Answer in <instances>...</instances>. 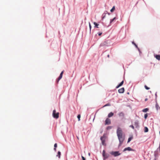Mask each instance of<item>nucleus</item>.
<instances>
[{"instance_id":"nucleus-34","label":"nucleus","mask_w":160,"mask_h":160,"mask_svg":"<svg viewBox=\"0 0 160 160\" xmlns=\"http://www.w3.org/2000/svg\"><path fill=\"white\" fill-rule=\"evenodd\" d=\"M107 57L108 58H109V55H108V56H107Z\"/></svg>"},{"instance_id":"nucleus-35","label":"nucleus","mask_w":160,"mask_h":160,"mask_svg":"<svg viewBox=\"0 0 160 160\" xmlns=\"http://www.w3.org/2000/svg\"><path fill=\"white\" fill-rule=\"evenodd\" d=\"M101 45V46H103V44H101V45Z\"/></svg>"},{"instance_id":"nucleus-10","label":"nucleus","mask_w":160,"mask_h":160,"mask_svg":"<svg viewBox=\"0 0 160 160\" xmlns=\"http://www.w3.org/2000/svg\"><path fill=\"white\" fill-rule=\"evenodd\" d=\"M127 150L133 151V150L130 147H128L125 148L123 150L124 151H126Z\"/></svg>"},{"instance_id":"nucleus-11","label":"nucleus","mask_w":160,"mask_h":160,"mask_svg":"<svg viewBox=\"0 0 160 160\" xmlns=\"http://www.w3.org/2000/svg\"><path fill=\"white\" fill-rule=\"evenodd\" d=\"M123 82H124V81H122L116 87V88H119L121 86H122L123 84Z\"/></svg>"},{"instance_id":"nucleus-28","label":"nucleus","mask_w":160,"mask_h":160,"mask_svg":"<svg viewBox=\"0 0 160 160\" xmlns=\"http://www.w3.org/2000/svg\"><path fill=\"white\" fill-rule=\"evenodd\" d=\"M102 32H99V33H98V35L99 36H101L102 35Z\"/></svg>"},{"instance_id":"nucleus-15","label":"nucleus","mask_w":160,"mask_h":160,"mask_svg":"<svg viewBox=\"0 0 160 160\" xmlns=\"http://www.w3.org/2000/svg\"><path fill=\"white\" fill-rule=\"evenodd\" d=\"M148 108H146L145 109H144L142 110V112H146L147 111H148Z\"/></svg>"},{"instance_id":"nucleus-1","label":"nucleus","mask_w":160,"mask_h":160,"mask_svg":"<svg viewBox=\"0 0 160 160\" xmlns=\"http://www.w3.org/2000/svg\"><path fill=\"white\" fill-rule=\"evenodd\" d=\"M117 134L119 140V146H120L124 140V136L122 133V131L120 128H118L117 131Z\"/></svg>"},{"instance_id":"nucleus-2","label":"nucleus","mask_w":160,"mask_h":160,"mask_svg":"<svg viewBox=\"0 0 160 160\" xmlns=\"http://www.w3.org/2000/svg\"><path fill=\"white\" fill-rule=\"evenodd\" d=\"M59 113L58 112H56L55 110H54L52 112V116L53 117L55 118L58 119L59 118Z\"/></svg>"},{"instance_id":"nucleus-24","label":"nucleus","mask_w":160,"mask_h":160,"mask_svg":"<svg viewBox=\"0 0 160 160\" xmlns=\"http://www.w3.org/2000/svg\"><path fill=\"white\" fill-rule=\"evenodd\" d=\"M132 44L134 45L137 48L138 47L137 45L134 42H132Z\"/></svg>"},{"instance_id":"nucleus-12","label":"nucleus","mask_w":160,"mask_h":160,"mask_svg":"<svg viewBox=\"0 0 160 160\" xmlns=\"http://www.w3.org/2000/svg\"><path fill=\"white\" fill-rule=\"evenodd\" d=\"M118 115L119 117H123L124 116V114L123 112H121L118 114Z\"/></svg>"},{"instance_id":"nucleus-30","label":"nucleus","mask_w":160,"mask_h":160,"mask_svg":"<svg viewBox=\"0 0 160 160\" xmlns=\"http://www.w3.org/2000/svg\"><path fill=\"white\" fill-rule=\"evenodd\" d=\"M82 160H85V158L83 156H82Z\"/></svg>"},{"instance_id":"nucleus-32","label":"nucleus","mask_w":160,"mask_h":160,"mask_svg":"<svg viewBox=\"0 0 160 160\" xmlns=\"http://www.w3.org/2000/svg\"><path fill=\"white\" fill-rule=\"evenodd\" d=\"M135 124L136 125H137L138 124V122H135Z\"/></svg>"},{"instance_id":"nucleus-6","label":"nucleus","mask_w":160,"mask_h":160,"mask_svg":"<svg viewBox=\"0 0 160 160\" xmlns=\"http://www.w3.org/2000/svg\"><path fill=\"white\" fill-rule=\"evenodd\" d=\"M63 72H64V71H63L61 73L59 76V77L58 79L56 80V82H57V83H58V82L62 78V75L63 73Z\"/></svg>"},{"instance_id":"nucleus-19","label":"nucleus","mask_w":160,"mask_h":160,"mask_svg":"<svg viewBox=\"0 0 160 160\" xmlns=\"http://www.w3.org/2000/svg\"><path fill=\"white\" fill-rule=\"evenodd\" d=\"M115 10V7L114 6H113L112 9L110 10L111 12H113Z\"/></svg>"},{"instance_id":"nucleus-5","label":"nucleus","mask_w":160,"mask_h":160,"mask_svg":"<svg viewBox=\"0 0 160 160\" xmlns=\"http://www.w3.org/2000/svg\"><path fill=\"white\" fill-rule=\"evenodd\" d=\"M110 153L115 157L120 155L121 154L120 153H119L118 151L111 152H110Z\"/></svg>"},{"instance_id":"nucleus-33","label":"nucleus","mask_w":160,"mask_h":160,"mask_svg":"<svg viewBox=\"0 0 160 160\" xmlns=\"http://www.w3.org/2000/svg\"><path fill=\"white\" fill-rule=\"evenodd\" d=\"M148 100V98H146V99H145V101H147Z\"/></svg>"},{"instance_id":"nucleus-29","label":"nucleus","mask_w":160,"mask_h":160,"mask_svg":"<svg viewBox=\"0 0 160 160\" xmlns=\"http://www.w3.org/2000/svg\"><path fill=\"white\" fill-rule=\"evenodd\" d=\"M110 106V104L109 103H108V104L105 105L104 107L106 106Z\"/></svg>"},{"instance_id":"nucleus-14","label":"nucleus","mask_w":160,"mask_h":160,"mask_svg":"<svg viewBox=\"0 0 160 160\" xmlns=\"http://www.w3.org/2000/svg\"><path fill=\"white\" fill-rule=\"evenodd\" d=\"M93 24L95 25L94 27H96L97 28H98V24L97 23H96L95 22H94Z\"/></svg>"},{"instance_id":"nucleus-22","label":"nucleus","mask_w":160,"mask_h":160,"mask_svg":"<svg viewBox=\"0 0 160 160\" xmlns=\"http://www.w3.org/2000/svg\"><path fill=\"white\" fill-rule=\"evenodd\" d=\"M144 87L145 89L147 90H149L150 89V88L148 87L146 85H145Z\"/></svg>"},{"instance_id":"nucleus-25","label":"nucleus","mask_w":160,"mask_h":160,"mask_svg":"<svg viewBox=\"0 0 160 160\" xmlns=\"http://www.w3.org/2000/svg\"><path fill=\"white\" fill-rule=\"evenodd\" d=\"M148 117V114H146L144 115V118L145 119H146Z\"/></svg>"},{"instance_id":"nucleus-20","label":"nucleus","mask_w":160,"mask_h":160,"mask_svg":"<svg viewBox=\"0 0 160 160\" xmlns=\"http://www.w3.org/2000/svg\"><path fill=\"white\" fill-rule=\"evenodd\" d=\"M132 137H131L129 138L128 139L127 142L128 143L132 139Z\"/></svg>"},{"instance_id":"nucleus-8","label":"nucleus","mask_w":160,"mask_h":160,"mask_svg":"<svg viewBox=\"0 0 160 160\" xmlns=\"http://www.w3.org/2000/svg\"><path fill=\"white\" fill-rule=\"evenodd\" d=\"M124 91V88H122L118 90V92L119 93H123Z\"/></svg>"},{"instance_id":"nucleus-7","label":"nucleus","mask_w":160,"mask_h":160,"mask_svg":"<svg viewBox=\"0 0 160 160\" xmlns=\"http://www.w3.org/2000/svg\"><path fill=\"white\" fill-rule=\"evenodd\" d=\"M111 124V121L110 119L107 118L105 121V125H109Z\"/></svg>"},{"instance_id":"nucleus-16","label":"nucleus","mask_w":160,"mask_h":160,"mask_svg":"<svg viewBox=\"0 0 160 160\" xmlns=\"http://www.w3.org/2000/svg\"><path fill=\"white\" fill-rule=\"evenodd\" d=\"M148 129L147 127H145L144 128V132H148Z\"/></svg>"},{"instance_id":"nucleus-31","label":"nucleus","mask_w":160,"mask_h":160,"mask_svg":"<svg viewBox=\"0 0 160 160\" xmlns=\"http://www.w3.org/2000/svg\"><path fill=\"white\" fill-rule=\"evenodd\" d=\"M130 127L133 129H134V127L133 125H130Z\"/></svg>"},{"instance_id":"nucleus-36","label":"nucleus","mask_w":160,"mask_h":160,"mask_svg":"<svg viewBox=\"0 0 160 160\" xmlns=\"http://www.w3.org/2000/svg\"><path fill=\"white\" fill-rule=\"evenodd\" d=\"M105 17V16H104V17H103V18H102V19H103V18Z\"/></svg>"},{"instance_id":"nucleus-27","label":"nucleus","mask_w":160,"mask_h":160,"mask_svg":"<svg viewBox=\"0 0 160 160\" xmlns=\"http://www.w3.org/2000/svg\"><path fill=\"white\" fill-rule=\"evenodd\" d=\"M89 26L90 31H91V25L90 22H89Z\"/></svg>"},{"instance_id":"nucleus-3","label":"nucleus","mask_w":160,"mask_h":160,"mask_svg":"<svg viewBox=\"0 0 160 160\" xmlns=\"http://www.w3.org/2000/svg\"><path fill=\"white\" fill-rule=\"evenodd\" d=\"M105 138H106V136L105 134H104L100 138L101 140L102 141V144L104 146L106 145V143H105Z\"/></svg>"},{"instance_id":"nucleus-23","label":"nucleus","mask_w":160,"mask_h":160,"mask_svg":"<svg viewBox=\"0 0 160 160\" xmlns=\"http://www.w3.org/2000/svg\"><path fill=\"white\" fill-rule=\"evenodd\" d=\"M81 116L80 114H79L78 115L77 118L78 119V120H80V118Z\"/></svg>"},{"instance_id":"nucleus-9","label":"nucleus","mask_w":160,"mask_h":160,"mask_svg":"<svg viewBox=\"0 0 160 160\" xmlns=\"http://www.w3.org/2000/svg\"><path fill=\"white\" fill-rule=\"evenodd\" d=\"M154 57L158 60H160V55H154Z\"/></svg>"},{"instance_id":"nucleus-4","label":"nucleus","mask_w":160,"mask_h":160,"mask_svg":"<svg viewBox=\"0 0 160 160\" xmlns=\"http://www.w3.org/2000/svg\"><path fill=\"white\" fill-rule=\"evenodd\" d=\"M102 155L104 158V159H106L108 158L109 156V154L105 153V150H103V151Z\"/></svg>"},{"instance_id":"nucleus-18","label":"nucleus","mask_w":160,"mask_h":160,"mask_svg":"<svg viewBox=\"0 0 160 160\" xmlns=\"http://www.w3.org/2000/svg\"><path fill=\"white\" fill-rule=\"evenodd\" d=\"M116 19V18H114L113 19H111L110 21V23H112Z\"/></svg>"},{"instance_id":"nucleus-21","label":"nucleus","mask_w":160,"mask_h":160,"mask_svg":"<svg viewBox=\"0 0 160 160\" xmlns=\"http://www.w3.org/2000/svg\"><path fill=\"white\" fill-rule=\"evenodd\" d=\"M57 143H55L54 145V150L55 151H56V148L57 147Z\"/></svg>"},{"instance_id":"nucleus-17","label":"nucleus","mask_w":160,"mask_h":160,"mask_svg":"<svg viewBox=\"0 0 160 160\" xmlns=\"http://www.w3.org/2000/svg\"><path fill=\"white\" fill-rule=\"evenodd\" d=\"M60 155H61V152L60 151H58V154L57 155V156L58 157V158H59L60 157Z\"/></svg>"},{"instance_id":"nucleus-26","label":"nucleus","mask_w":160,"mask_h":160,"mask_svg":"<svg viewBox=\"0 0 160 160\" xmlns=\"http://www.w3.org/2000/svg\"><path fill=\"white\" fill-rule=\"evenodd\" d=\"M111 128H112V127H111V126H108V127L107 128V130L110 129H111Z\"/></svg>"},{"instance_id":"nucleus-13","label":"nucleus","mask_w":160,"mask_h":160,"mask_svg":"<svg viewBox=\"0 0 160 160\" xmlns=\"http://www.w3.org/2000/svg\"><path fill=\"white\" fill-rule=\"evenodd\" d=\"M113 115V113L112 112H111L108 115V117L109 118L112 117Z\"/></svg>"}]
</instances>
